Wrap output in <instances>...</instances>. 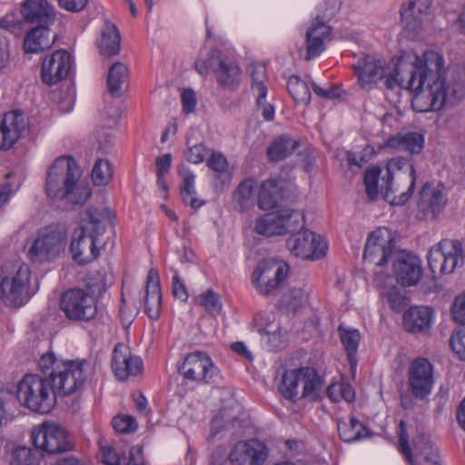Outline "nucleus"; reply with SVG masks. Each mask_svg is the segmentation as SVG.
<instances>
[{"label":"nucleus","instance_id":"f257e3e1","mask_svg":"<svg viewBox=\"0 0 465 465\" xmlns=\"http://www.w3.org/2000/svg\"><path fill=\"white\" fill-rule=\"evenodd\" d=\"M378 166L365 171L363 182L370 200H375L381 192L383 199L391 205L405 204L413 193L416 183V170L405 158H393L387 163L386 172L381 176Z\"/></svg>","mask_w":465,"mask_h":465},{"label":"nucleus","instance_id":"f03ea898","mask_svg":"<svg viewBox=\"0 0 465 465\" xmlns=\"http://www.w3.org/2000/svg\"><path fill=\"white\" fill-rule=\"evenodd\" d=\"M81 170L72 156L63 155L47 171L45 193L53 201L64 202L66 208L84 205L91 196L88 183L81 182Z\"/></svg>","mask_w":465,"mask_h":465},{"label":"nucleus","instance_id":"7ed1b4c3","mask_svg":"<svg viewBox=\"0 0 465 465\" xmlns=\"http://www.w3.org/2000/svg\"><path fill=\"white\" fill-rule=\"evenodd\" d=\"M451 86L442 83H426L417 90L411 100V107L419 113L439 111L452 106L465 96V70L450 72Z\"/></svg>","mask_w":465,"mask_h":465},{"label":"nucleus","instance_id":"20e7f679","mask_svg":"<svg viewBox=\"0 0 465 465\" xmlns=\"http://www.w3.org/2000/svg\"><path fill=\"white\" fill-rule=\"evenodd\" d=\"M322 381L313 368L302 367L285 371L279 384L282 395L293 402L300 399L315 401L319 399Z\"/></svg>","mask_w":465,"mask_h":465},{"label":"nucleus","instance_id":"39448f33","mask_svg":"<svg viewBox=\"0 0 465 465\" xmlns=\"http://www.w3.org/2000/svg\"><path fill=\"white\" fill-rule=\"evenodd\" d=\"M48 375L26 374L17 386L18 401L32 411L49 412L56 402V395Z\"/></svg>","mask_w":465,"mask_h":465},{"label":"nucleus","instance_id":"423d86ee","mask_svg":"<svg viewBox=\"0 0 465 465\" xmlns=\"http://www.w3.org/2000/svg\"><path fill=\"white\" fill-rule=\"evenodd\" d=\"M66 244L65 231L51 224L36 232L30 241L27 255L34 262H51L64 251Z\"/></svg>","mask_w":465,"mask_h":465},{"label":"nucleus","instance_id":"0eeeda50","mask_svg":"<svg viewBox=\"0 0 465 465\" xmlns=\"http://www.w3.org/2000/svg\"><path fill=\"white\" fill-rule=\"evenodd\" d=\"M87 367L86 361H67L51 371L48 377L56 398L81 391L87 379Z\"/></svg>","mask_w":465,"mask_h":465},{"label":"nucleus","instance_id":"6e6552de","mask_svg":"<svg viewBox=\"0 0 465 465\" xmlns=\"http://www.w3.org/2000/svg\"><path fill=\"white\" fill-rule=\"evenodd\" d=\"M30 279V270L25 264H8L2 266L0 282L1 300L8 306H21L28 299L26 291Z\"/></svg>","mask_w":465,"mask_h":465},{"label":"nucleus","instance_id":"1a4fd4ad","mask_svg":"<svg viewBox=\"0 0 465 465\" xmlns=\"http://www.w3.org/2000/svg\"><path fill=\"white\" fill-rule=\"evenodd\" d=\"M59 309L71 322H89L97 315V298L84 289L70 288L61 294Z\"/></svg>","mask_w":465,"mask_h":465},{"label":"nucleus","instance_id":"9d476101","mask_svg":"<svg viewBox=\"0 0 465 465\" xmlns=\"http://www.w3.org/2000/svg\"><path fill=\"white\" fill-rule=\"evenodd\" d=\"M32 440L36 449L49 454H59L74 450V441L68 431L54 422H43L32 432Z\"/></svg>","mask_w":465,"mask_h":465},{"label":"nucleus","instance_id":"9b49d317","mask_svg":"<svg viewBox=\"0 0 465 465\" xmlns=\"http://www.w3.org/2000/svg\"><path fill=\"white\" fill-rule=\"evenodd\" d=\"M179 372L184 379L197 383H214L220 378L218 367L206 353L202 351L189 353L179 367Z\"/></svg>","mask_w":465,"mask_h":465},{"label":"nucleus","instance_id":"f8f14e48","mask_svg":"<svg viewBox=\"0 0 465 465\" xmlns=\"http://www.w3.org/2000/svg\"><path fill=\"white\" fill-rule=\"evenodd\" d=\"M414 59L419 67L418 86H422L426 83L431 84L438 82L442 83L445 86H451V83L450 81V72L465 70L462 67H455L445 72L444 59L435 51H426L423 53L421 57L415 55Z\"/></svg>","mask_w":465,"mask_h":465},{"label":"nucleus","instance_id":"ddd939ff","mask_svg":"<svg viewBox=\"0 0 465 465\" xmlns=\"http://www.w3.org/2000/svg\"><path fill=\"white\" fill-rule=\"evenodd\" d=\"M289 273V266L272 260L261 261L252 275V283L263 295L276 291Z\"/></svg>","mask_w":465,"mask_h":465},{"label":"nucleus","instance_id":"4468645a","mask_svg":"<svg viewBox=\"0 0 465 465\" xmlns=\"http://www.w3.org/2000/svg\"><path fill=\"white\" fill-rule=\"evenodd\" d=\"M395 240L387 228H378L368 237L363 260L377 266H383L394 256Z\"/></svg>","mask_w":465,"mask_h":465},{"label":"nucleus","instance_id":"2eb2a0df","mask_svg":"<svg viewBox=\"0 0 465 465\" xmlns=\"http://www.w3.org/2000/svg\"><path fill=\"white\" fill-rule=\"evenodd\" d=\"M286 246L294 256L305 260H319L327 251V243L322 236L307 229L291 234Z\"/></svg>","mask_w":465,"mask_h":465},{"label":"nucleus","instance_id":"dca6fc26","mask_svg":"<svg viewBox=\"0 0 465 465\" xmlns=\"http://www.w3.org/2000/svg\"><path fill=\"white\" fill-rule=\"evenodd\" d=\"M433 384L432 364L424 358L414 360L408 370V387L411 394L418 400H425L431 393Z\"/></svg>","mask_w":465,"mask_h":465},{"label":"nucleus","instance_id":"f3484780","mask_svg":"<svg viewBox=\"0 0 465 465\" xmlns=\"http://www.w3.org/2000/svg\"><path fill=\"white\" fill-rule=\"evenodd\" d=\"M98 235L90 232L88 227L74 230L70 244L73 259L81 265L87 264L100 255Z\"/></svg>","mask_w":465,"mask_h":465},{"label":"nucleus","instance_id":"a211bd4d","mask_svg":"<svg viewBox=\"0 0 465 465\" xmlns=\"http://www.w3.org/2000/svg\"><path fill=\"white\" fill-rule=\"evenodd\" d=\"M269 455L265 444L259 440L237 442L229 454L231 465H262Z\"/></svg>","mask_w":465,"mask_h":465},{"label":"nucleus","instance_id":"6ab92c4d","mask_svg":"<svg viewBox=\"0 0 465 465\" xmlns=\"http://www.w3.org/2000/svg\"><path fill=\"white\" fill-rule=\"evenodd\" d=\"M73 64L71 54L58 50L46 56L42 62L41 78L48 85H54L67 77Z\"/></svg>","mask_w":465,"mask_h":465},{"label":"nucleus","instance_id":"aec40b11","mask_svg":"<svg viewBox=\"0 0 465 465\" xmlns=\"http://www.w3.org/2000/svg\"><path fill=\"white\" fill-rule=\"evenodd\" d=\"M419 84V67L415 60L407 62L404 59H399L391 70H389L385 85L387 89L393 90L395 87H401L406 90H417Z\"/></svg>","mask_w":465,"mask_h":465},{"label":"nucleus","instance_id":"412c9836","mask_svg":"<svg viewBox=\"0 0 465 465\" xmlns=\"http://www.w3.org/2000/svg\"><path fill=\"white\" fill-rule=\"evenodd\" d=\"M392 267L397 282L402 286L416 285L423 273L420 260L411 252L397 254Z\"/></svg>","mask_w":465,"mask_h":465},{"label":"nucleus","instance_id":"4be33fe9","mask_svg":"<svg viewBox=\"0 0 465 465\" xmlns=\"http://www.w3.org/2000/svg\"><path fill=\"white\" fill-rule=\"evenodd\" d=\"M111 367L116 379L124 381L142 372L143 361L139 357L133 356L126 346L117 343L113 351Z\"/></svg>","mask_w":465,"mask_h":465},{"label":"nucleus","instance_id":"5701e85b","mask_svg":"<svg viewBox=\"0 0 465 465\" xmlns=\"http://www.w3.org/2000/svg\"><path fill=\"white\" fill-rule=\"evenodd\" d=\"M432 0H410L401 9L404 28L411 33H419L423 24L430 20Z\"/></svg>","mask_w":465,"mask_h":465},{"label":"nucleus","instance_id":"b1692460","mask_svg":"<svg viewBox=\"0 0 465 465\" xmlns=\"http://www.w3.org/2000/svg\"><path fill=\"white\" fill-rule=\"evenodd\" d=\"M20 13L24 21L31 26L53 25L55 21L54 7L46 0H25Z\"/></svg>","mask_w":465,"mask_h":465},{"label":"nucleus","instance_id":"393cba45","mask_svg":"<svg viewBox=\"0 0 465 465\" xmlns=\"http://www.w3.org/2000/svg\"><path fill=\"white\" fill-rule=\"evenodd\" d=\"M210 65L213 67L220 85L229 89L237 88L241 83V69L232 62H226L221 58V52L217 49L211 51Z\"/></svg>","mask_w":465,"mask_h":465},{"label":"nucleus","instance_id":"a878e982","mask_svg":"<svg viewBox=\"0 0 465 465\" xmlns=\"http://www.w3.org/2000/svg\"><path fill=\"white\" fill-rule=\"evenodd\" d=\"M433 310L429 306H412L403 313L402 324L411 333H426L432 323Z\"/></svg>","mask_w":465,"mask_h":465},{"label":"nucleus","instance_id":"bb28decb","mask_svg":"<svg viewBox=\"0 0 465 465\" xmlns=\"http://www.w3.org/2000/svg\"><path fill=\"white\" fill-rule=\"evenodd\" d=\"M25 124L22 114L17 111L5 114L0 124V149L11 148L25 130Z\"/></svg>","mask_w":465,"mask_h":465},{"label":"nucleus","instance_id":"cd10ccee","mask_svg":"<svg viewBox=\"0 0 465 465\" xmlns=\"http://www.w3.org/2000/svg\"><path fill=\"white\" fill-rule=\"evenodd\" d=\"M284 198V182L267 179L259 187L257 205L261 210L270 211L276 208Z\"/></svg>","mask_w":465,"mask_h":465},{"label":"nucleus","instance_id":"c85d7f7f","mask_svg":"<svg viewBox=\"0 0 465 465\" xmlns=\"http://www.w3.org/2000/svg\"><path fill=\"white\" fill-rule=\"evenodd\" d=\"M359 82L368 84L372 82L387 77L386 61L375 56L366 55L360 59L354 66Z\"/></svg>","mask_w":465,"mask_h":465},{"label":"nucleus","instance_id":"c756f323","mask_svg":"<svg viewBox=\"0 0 465 465\" xmlns=\"http://www.w3.org/2000/svg\"><path fill=\"white\" fill-rule=\"evenodd\" d=\"M162 294L160 289V278L156 269H150L147 274L144 307L145 312L152 320H157L160 316Z\"/></svg>","mask_w":465,"mask_h":465},{"label":"nucleus","instance_id":"7c9ffc66","mask_svg":"<svg viewBox=\"0 0 465 465\" xmlns=\"http://www.w3.org/2000/svg\"><path fill=\"white\" fill-rule=\"evenodd\" d=\"M446 203L442 191L432 184L425 183L420 192L418 209L424 215L431 214L435 217L441 212Z\"/></svg>","mask_w":465,"mask_h":465},{"label":"nucleus","instance_id":"2f4dec72","mask_svg":"<svg viewBox=\"0 0 465 465\" xmlns=\"http://www.w3.org/2000/svg\"><path fill=\"white\" fill-rule=\"evenodd\" d=\"M51 25L32 26L24 39V50L27 54H37L51 47L54 43L49 40Z\"/></svg>","mask_w":465,"mask_h":465},{"label":"nucleus","instance_id":"473e14b6","mask_svg":"<svg viewBox=\"0 0 465 465\" xmlns=\"http://www.w3.org/2000/svg\"><path fill=\"white\" fill-rule=\"evenodd\" d=\"M331 35V27L324 23L311 26L306 32V60L319 55L324 49V40Z\"/></svg>","mask_w":465,"mask_h":465},{"label":"nucleus","instance_id":"72a5a7b5","mask_svg":"<svg viewBox=\"0 0 465 465\" xmlns=\"http://www.w3.org/2000/svg\"><path fill=\"white\" fill-rule=\"evenodd\" d=\"M300 145L299 140L282 134L276 137L267 148V155L272 162H280L293 153Z\"/></svg>","mask_w":465,"mask_h":465},{"label":"nucleus","instance_id":"f704fd0d","mask_svg":"<svg viewBox=\"0 0 465 465\" xmlns=\"http://www.w3.org/2000/svg\"><path fill=\"white\" fill-rule=\"evenodd\" d=\"M439 243L450 273L464 264L465 251L459 240L442 239Z\"/></svg>","mask_w":465,"mask_h":465},{"label":"nucleus","instance_id":"c9c22d12","mask_svg":"<svg viewBox=\"0 0 465 465\" xmlns=\"http://www.w3.org/2000/svg\"><path fill=\"white\" fill-rule=\"evenodd\" d=\"M121 37L115 25L106 22L98 41V48L104 56L116 55L120 51Z\"/></svg>","mask_w":465,"mask_h":465},{"label":"nucleus","instance_id":"e433bc0d","mask_svg":"<svg viewBox=\"0 0 465 465\" xmlns=\"http://www.w3.org/2000/svg\"><path fill=\"white\" fill-rule=\"evenodd\" d=\"M424 137L416 132H409L389 138L385 146L398 150H404L411 153H419L423 148Z\"/></svg>","mask_w":465,"mask_h":465},{"label":"nucleus","instance_id":"4c0bfd02","mask_svg":"<svg viewBox=\"0 0 465 465\" xmlns=\"http://www.w3.org/2000/svg\"><path fill=\"white\" fill-rule=\"evenodd\" d=\"M256 181L252 178L241 182L232 193L235 208L240 212H246L254 206V188Z\"/></svg>","mask_w":465,"mask_h":465},{"label":"nucleus","instance_id":"58836bf2","mask_svg":"<svg viewBox=\"0 0 465 465\" xmlns=\"http://www.w3.org/2000/svg\"><path fill=\"white\" fill-rule=\"evenodd\" d=\"M338 332L341 342L347 353L349 363L351 367L353 368L357 363L356 355L361 341L360 331L356 329H348L344 328L342 325H339Z\"/></svg>","mask_w":465,"mask_h":465},{"label":"nucleus","instance_id":"ea45409f","mask_svg":"<svg viewBox=\"0 0 465 465\" xmlns=\"http://www.w3.org/2000/svg\"><path fill=\"white\" fill-rule=\"evenodd\" d=\"M247 72L252 79V90L259 104H262V99L266 98L267 86L265 81L267 79L266 68L263 64L252 63L247 67Z\"/></svg>","mask_w":465,"mask_h":465},{"label":"nucleus","instance_id":"a19ab883","mask_svg":"<svg viewBox=\"0 0 465 465\" xmlns=\"http://www.w3.org/2000/svg\"><path fill=\"white\" fill-rule=\"evenodd\" d=\"M279 211L268 213L258 217L254 223L253 231L263 236L282 235Z\"/></svg>","mask_w":465,"mask_h":465},{"label":"nucleus","instance_id":"79ce46f5","mask_svg":"<svg viewBox=\"0 0 465 465\" xmlns=\"http://www.w3.org/2000/svg\"><path fill=\"white\" fill-rule=\"evenodd\" d=\"M337 428L341 440L345 442L359 440L367 436L366 427L354 417L349 422L339 420Z\"/></svg>","mask_w":465,"mask_h":465},{"label":"nucleus","instance_id":"37998d69","mask_svg":"<svg viewBox=\"0 0 465 465\" xmlns=\"http://www.w3.org/2000/svg\"><path fill=\"white\" fill-rule=\"evenodd\" d=\"M128 79V69L125 64L116 62L109 69L107 84L110 94L114 97L122 94L123 85Z\"/></svg>","mask_w":465,"mask_h":465},{"label":"nucleus","instance_id":"c03bdc74","mask_svg":"<svg viewBox=\"0 0 465 465\" xmlns=\"http://www.w3.org/2000/svg\"><path fill=\"white\" fill-rule=\"evenodd\" d=\"M279 217L281 225L282 226V234L287 232L294 233L296 231L302 229L305 223L303 214L293 209L279 210Z\"/></svg>","mask_w":465,"mask_h":465},{"label":"nucleus","instance_id":"a18cd8bd","mask_svg":"<svg viewBox=\"0 0 465 465\" xmlns=\"http://www.w3.org/2000/svg\"><path fill=\"white\" fill-rule=\"evenodd\" d=\"M287 89L293 100L298 104H308L311 101V91L308 84L297 75H292L287 82Z\"/></svg>","mask_w":465,"mask_h":465},{"label":"nucleus","instance_id":"49530a36","mask_svg":"<svg viewBox=\"0 0 465 465\" xmlns=\"http://www.w3.org/2000/svg\"><path fill=\"white\" fill-rule=\"evenodd\" d=\"M428 266L433 275L435 276L437 273L439 274H450L448 271V267L444 261L443 253L440 248V243L438 242L434 246H432L427 255Z\"/></svg>","mask_w":465,"mask_h":465},{"label":"nucleus","instance_id":"de8ad7c7","mask_svg":"<svg viewBox=\"0 0 465 465\" xmlns=\"http://www.w3.org/2000/svg\"><path fill=\"white\" fill-rule=\"evenodd\" d=\"M415 449L424 456V460L432 465H440L439 451L435 445L424 437L413 440Z\"/></svg>","mask_w":465,"mask_h":465},{"label":"nucleus","instance_id":"09e8293b","mask_svg":"<svg viewBox=\"0 0 465 465\" xmlns=\"http://www.w3.org/2000/svg\"><path fill=\"white\" fill-rule=\"evenodd\" d=\"M85 215L87 216L89 223L88 225H85L84 227H88L90 232L98 236L102 235L106 229L104 223L105 211H101L94 207H89L85 212Z\"/></svg>","mask_w":465,"mask_h":465},{"label":"nucleus","instance_id":"8fccbe9b","mask_svg":"<svg viewBox=\"0 0 465 465\" xmlns=\"http://www.w3.org/2000/svg\"><path fill=\"white\" fill-rule=\"evenodd\" d=\"M113 177L111 163L103 159H98L92 171V179L95 185H104L109 183Z\"/></svg>","mask_w":465,"mask_h":465},{"label":"nucleus","instance_id":"3c124183","mask_svg":"<svg viewBox=\"0 0 465 465\" xmlns=\"http://www.w3.org/2000/svg\"><path fill=\"white\" fill-rule=\"evenodd\" d=\"M196 302L213 315L219 314L222 311L220 297L213 290H207L204 293L197 296Z\"/></svg>","mask_w":465,"mask_h":465},{"label":"nucleus","instance_id":"603ef678","mask_svg":"<svg viewBox=\"0 0 465 465\" xmlns=\"http://www.w3.org/2000/svg\"><path fill=\"white\" fill-rule=\"evenodd\" d=\"M40 460L32 450L25 447H19L15 450L12 455L10 465H39Z\"/></svg>","mask_w":465,"mask_h":465},{"label":"nucleus","instance_id":"864d4df0","mask_svg":"<svg viewBox=\"0 0 465 465\" xmlns=\"http://www.w3.org/2000/svg\"><path fill=\"white\" fill-rule=\"evenodd\" d=\"M86 287L88 292L94 297L100 296L106 292L108 283L106 281V275L102 272H95L87 281Z\"/></svg>","mask_w":465,"mask_h":465},{"label":"nucleus","instance_id":"5fc2aeb1","mask_svg":"<svg viewBox=\"0 0 465 465\" xmlns=\"http://www.w3.org/2000/svg\"><path fill=\"white\" fill-rule=\"evenodd\" d=\"M399 449L408 462L413 465L414 460L409 445V435L406 430V422L404 420H401L399 423Z\"/></svg>","mask_w":465,"mask_h":465},{"label":"nucleus","instance_id":"6e6d98bb","mask_svg":"<svg viewBox=\"0 0 465 465\" xmlns=\"http://www.w3.org/2000/svg\"><path fill=\"white\" fill-rule=\"evenodd\" d=\"M114 429L121 433H130L137 429L136 420L129 415H119L113 419Z\"/></svg>","mask_w":465,"mask_h":465},{"label":"nucleus","instance_id":"4d7b16f0","mask_svg":"<svg viewBox=\"0 0 465 465\" xmlns=\"http://www.w3.org/2000/svg\"><path fill=\"white\" fill-rule=\"evenodd\" d=\"M450 345L458 358L465 361V331L454 332L450 337Z\"/></svg>","mask_w":465,"mask_h":465},{"label":"nucleus","instance_id":"13d9d810","mask_svg":"<svg viewBox=\"0 0 465 465\" xmlns=\"http://www.w3.org/2000/svg\"><path fill=\"white\" fill-rule=\"evenodd\" d=\"M387 302L391 310L400 312L406 306V298L396 287L391 288L387 292Z\"/></svg>","mask_w":465,"mask_h":465},{"label":"nucleus","instance_id":"bf43d9fd","mask_svg":"<svg viewBox=\"0 0 465 465\" xmlns=\"http://www.w3.org/2000/svg\"><path fill=\"white\" fill-rule=\"evenodd\" d=\"M178 173L183 179V183L180 187V192H187V193L195 192V188H194L195 176L193 173V172H191V170L186 165L181 164L179 167Z\"/></svg>","mask_w":465,"mask_h":465},{"label":"nucleus","instance_id":"052dcab7","mask_svg":"<svg viewBox=\"0 0 465 465\" xmlns=\"http://www.w3.org/2000/svg\"><path fill=\"white\" fill-rule=\"evenodd\" d=\"M62 361L55 358L54 353L44 354L39 360V368L42 371V377H46L51 371H54V368L58 364H62Z\"/></svg>","mask_w":465,"mask_h":465},{"label":"nucleus","instance_id":"680f3d73","mask_svg":"<svg viewBox=\"0 0 465 465\" xmlns=\"http://www.w3.org/2000/svg\"><path fill=\"white\" fill-rule=\"evenodd\" d=\"M451 313L456 322L465 324V292L456 297Z\"/></svg>","mask_w":465,"mask_h":465},{"label":"nucleus","instance_id":"e2e57ef3","mask_svg":"<svg viewBox=\"0 0 465 465\" xmlns=\"http://www.w3.org/2000/svg\"><path fill=\"white\" fill-rule=\"evenodd\" d=\"M207 166L216 173H225L228 162L221 153H213L207 161Z\"/></svg>","mask_w":465,"mask_h":465},{"label":"nucleus","instance_id":"0e129e2a","mask_svg":"<svg viewBox=\"0 0 465 465\" xmlns=\"http://www.w3.org/2000/svg\"><path fill=\"white\" fill-rule=\"evenodd\" d=\"M207 154V148L202 143L191 146L186 153V159L193 163H202Z\"/></svg>","mask_w":465,"mask_h":465},{"label":"nucleus","instance_id":"69168bd1","mask_svg":"<svg viewBox=\"0 0 465 465\" xmlns=\"http://www.w3.org/2000/svg\"><path fill=\"white\" fill-rule=\"evenodd\" d=\"M183 111L185 114L193 112L196 105V95L192 89H186L182 93L181 95Z\"/></svg>","mask_w":465,"mask_h":465},{"label":"nucleus","instance_id":"338daca9","mask_svg":"<svg viewBox=\"0 0 465 465\" xmlns=\"http://www.w3.org/2000/svg\"><path fill=\"white\" fill-rule=\"evenodd\" d=\"M102 460L106 465H119L120 458L112 446L101 447Z\"/></svg>","mask_w":465,"mask_h":465},{"label":"nucleus","instance_id":"774afa93","mask_svg":"<svg viewBox=\"0 0 465 465\" xmlns=\"http://www.w3.org/2000/svg\"><path fill=\"white\" fill-rule=\"evenodd\" d=\"M126 465H146L143 456L142 446H134L130 449Z\"/></svg>","mask_w":465,"mask_h":465}]
</instances>
